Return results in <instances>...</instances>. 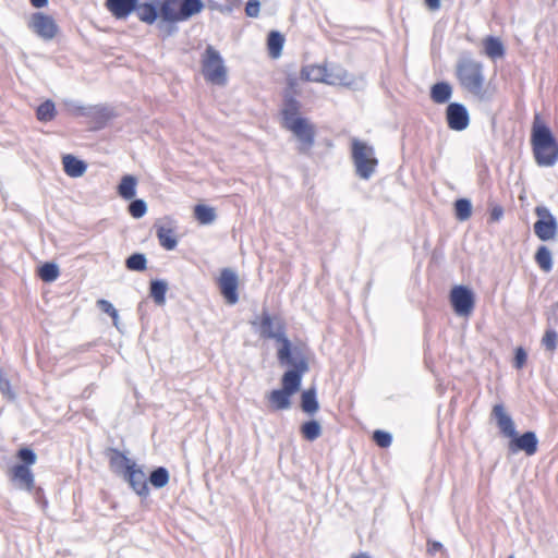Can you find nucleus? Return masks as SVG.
Here are the masks:
<instances>
[{"label":"nucleus","mask_w":558,"mask_h":558,"mask_svg":"<svg viewBox=\"0 0 558 558\" xmlns=\"http://www.w3.org/2000/svg\"><path fill=\"white\" fill-rule=\"evenodd\" d=\"M245 13L250 17H256L259 14V1L258 0H248L245 7Z\"/></svg>","instance_id":"de8ad7c7"},{"label":"nucleus","mask_w":558,"mask_h":558,"mask_svg":"<svg viewBox=\"0 0 558 558\" xmlns=\"http://www.w3.org/2000/svg\"><path fill=\"white\" fill-rule=\"evenodd\" d=\"M451 305L459 316H469L474 308V294L464 287L457 286L450 292Z\"/></svg>","instance_id":"6e6552de"},{"label":"nucleus","mask_w":558,"mask_h":558,"mask_svg":"<svg viewBox=\"0 0 558 558\" xmlns=\"http://www.w3.org/2000/svg\"><path fill=\"white\" fill-rule=\"evenodd\" d=\"M219 288L221 294L225 296L229 304H235L239 300L238 296V275L230 268L221 270L219 277Z\"/></svg>","instance_id":"ddd939ff"},{"label":"nucleus","mask_w":558,"mask_h":558,"mask_svg":"<svg viewBox=\"0 0 558 558\" xmlns=\"http://www.w3.org/2000/svg\"><path fill=\"white\" fill-rule=\"evenodd\" d=\"M204 9L202 0H163L160 16L173 22H183L198 14Z\"/></svg>","instance_id":"20e7f679"},{"label":"nucleus","mask_w":558,"mask_h":558,"mask_svg":"<svg viewBox=\"0 0 558 558\" xmlns=\"http://www.w3.org/2000/svg\"><path fill=\"white\" fill-rule=\"evenodd\" d=\"M446 119L449 129L453 131H463L470 123V116L466 108L459 102H451L447 107Z\"/></svg>","instance_id":"f8f14e48"},{"label":"nucleus","mask_w":558,"mask_h":558,"mask_svg":"<svg viewBox=\"0 0 558 558\" xmlns=\"http://www.w3.org/2000/svg\"><path fill=\"white\" fill-rule=\"evenodd\" d=\"M97 305L104 313L108 314L110 317L117 312L114 306L107 300H98Z\"/></svg>","instance_id":"8fccbe9b"},{"label":"nucleus","mask_w":558,"mask_h":558,"mask_svg":"<svg viewBox=\"0 0 558 558\" xmlns=\"http://www.w3.org/2000/svg\"><path fill=\"white\" fill-rule=\"evenodd\" d=\"M72 111L75 113V114H78V116H87L89 114V111L87 108L83 107V106H74Z\"/></svg>","instance_id":"5fc2aeb1"},{"label":"nucleus","mask_w":558,"mask_h":558,"mask_svg":"<svg viewBox=\"0 0 558 558\" xmlns=\"http://www.w3.org/2000/svg\"><path fill=\"white\" fill-rule=\"evenodd\" d=\"M150 484L156 488L165 487L169 482V472L166 468L159 466L155 469L149 476Z\"/></svg>","instance_id":"58836bf2"},{"label":"nucleus","mask_w":558,"mask_h":558,"mask_svg":"<svg viewBox=\"0 0 558 558\" xmlns=\"http://www.w3.org/2000/svg\"><path fill=\"white\" fill-rule=\"evenodd\" d=\"M202 71L205 80L211 84L223 86L227 83V68L219 51L208 45L202 56Z\"/></svg>","instance_id":"39448f33"},{"label":"nucleus","mask_w":558,"mask_h":558,"mask_svg":"<svg viewBox=\"0 0 558 558\" xmlns=\"http://www.w3.org/2000/svg\"><path fill=\"white\" fill-rule=\"evenodd\" d=\"M351 155L356 174L364 180L369 179L378 165L374 147L354 137L351 141Z\"/></svg>","instance_id":"7ed1b4c3"},{"label":"nucleus","mask_w":558,"mask_h":558,"mask_svg":"<svg viewBox=\"0 0 558 558\" xmlns=\"http://www.w3.org/2000/svg\"><path fill=\"white\" fill-rule=\"evenodd\" d=\"M352 558H372V557L368 556L367 554L362 553V554H359L356 556H353Z\"/></svg>","instance_id":"bf43d9fd"},{"label":"nucleus","mask_w":558,"mask_h":558,"mask_svg":"<svg viewBox=\"0 0 558 558\" xmlns=\"http://www.w3.org/2000/svg\"><path fill=\"white\" fill-rule=\"evenodd\" d=\"M301 409L306 414L313 415L319 410V403L316 398L315 388H310L302 392Z\"/></svg>","instance_id":"c85d7f7f"},{"label":"nucleus","mask_w":558,"mask_h":558,"mask_svg":"<svg viewBox=\"0 0 558 558\" xmlns=\"http://www.w3.org/2000/svg\"><path fill=\"white\" fill-rule=\"evenodd\" d=\"M531 143L538 166L553 167L558 161V143L538 113L534 117Z\"/></svg>","instance_id":"f257e3e1"},{"label":"nucleus","mask_w":558,"mask_h":558,"mask_svg":"<svg viewBox=\"0 0 558 558\" xmlns=\"http://www.w3.org/2000/svg\"><path fill=\"white\" fill-rule=\"evenodd\" d=\"M38 275L43 281L52 282L59 277V267L53 263H46L39 268Z\"/></svg>","instance_id":"ea45409f"},{"label":"nucleus","mask_w":558,"mask_h":558,"mask_svg":"<svg viewBox=\"0 0 558 558\" xmlns=\"http://www.w3.org/2000/svg\"><path fill=\"white\" fill-rule=\"evenodd\" d=\"M330 70L323 65H306L301 71V78L308 82L328 84Z\"/></svg>","instance_id":"aec40b11"},{"label":"nucleus","mask_w":558,"mask_h":558,"mask_svg":"<svg viewBox=\"0 0 558 558\" xmlns=\"http://www.w3.org/2000/svg\"><path fill=\"white\" fill-rule=\"evenodd\" d=\"M17 457L26 464H34L37 459L36 453L29 448L20 449Z\"/></svg>","instance_id":"49530a36"},{"label":"nucleus","mask_w":558,"mask_h":558,"mask_svg":"<svg viewBox=\"0 0 558 558\" xmlns=\"http://www.w3.org/2000/svg\"><path fill=\"white\" fill-rule=\"evenodd\" d=\"M291 131L300 142V151L306 153L314 144L315 131L314 126L306 120L300 119L291 121L290 124L284 126Z\"/></svg>","instance_id":"9d476101"},{"label":"nucleus","mask_w":558,"mask_h":558,"mask_svg":"<svg viewBox=\"0 0 558 558\" xmlns=\"http://www.w3.org/2000/svg\"><path fill=\"white\" fill-rule=\"evenodd\" d=\"M452 94L451 86L446 82H439L433 85L430 89V97L436 104L447 102Z\"/></svg>","instance_id":"7c9ffc66"},{"label":"nucleus","mask_w":558,"mask_h":558,"mask_svg":"<svg viewBox=\"0 0 558 558\" xmlns=\"http://www.w3.org/2000/svg\"><path fill=\"white\" fill-rule=\"evenodd\" d=\"M305 373H303V372H299V371H294V369L287 371L283 374L282 379H281V381H282L281 389L287 391L291 396H293L296 391H299L301 381H302V376Z\"/></svg>","instance_id":"b1692460"},{"label":"nucleus","mask_w":558,"mask_h":558,"mask_svg":"<svg viewBox=\"0 0 558 558\" xmlns=\"http://www.w3.org/2000/svg\"><path fill=\"white\" fill-rule=\"evenodd\" d=\"M535 214L538 217L534 223V233L542 241H549L556 236L557 220L545 206H537Z\"/></svg>","instance_id":"423d86ee"},{"label":"nucleus","mask_w":558,"mask_h":558,"mask_svg":"<svg viewBox=\"0 0 558 558\" xmlns=\"http://www.w3.org/2000/svg\"><path fill=\"white\" fill-rule=\"evenodd\" d=\"M133 12L136 13L137 17L142 22H145L147 24H153L158 19V8L147 4V3L137 1L136 7Z\"/></svg>","instance_id":"c756f323"},{"label":"nucleus","mask_w":558,"mask_h":558,"mask_svg":"<svg viewBox=\"0 0 558 558\" xmlns=\"http://www.w3.org/2000/svg\"><path fill=\"white\" fill-rule=\"evenodd\" d=\"M31 3L34 8H44L47 3H48V0H31Z\"/></svg>","instance_id":"6e6d98bb"},{"label":"nucleus","mask_w":558,"mask_h":558,"mask_svg":"<svg viewBox=\"0 0 558 558\" xmlns=\"http://www.w3.org/2000/svg\"><path fill=\"white\" fill-rule=\"evenodd\" d=\"M504 216V209L501 206L496 205L490 210V220L492 221H499L501 217Z\"/></svg>","instance_id":"603ef678"},{"label":"nucleus","mask_w":558,"mask_h":558,"mask_svg":"<svg viewBox=\"0 0 558 558\" xmlns=\"http://www.w3.org/2000/svg\"><path fill=\"white\" fill-rule=\"evenodd\" d=\"M178 22H173L171 20H165L160 16V20L157 23V28L159 31V34L162 38H167L169 36H172L178 32Z\"/></svg>","instance_id":"79ce46f5"},{"label":"nucleus","mask_w":558,"mask_h":558,"mask_svg":"<svg viewBox=\"0 0 558 558\" xmlns=\"http://www.w3.org/2000/svg\"><path fill=\"white\" fill-rule=\"evenodd\" d=\"M13 480L20 487L31 490L34 487V475L29 468L24 464H17L12 469Z\"/></svg>","instance_id":"5701e85b"},{"label":"nucleus","mask_w":558,"mask_h":558,"mask_svg":"<svg viewBox=\"0 0 558 558\" xmlns=\"http://www.w3.org/2000/svg\"><path fill=\"white\" fill-rule=\"evenodd\" d=\"M558 335L554 329H547L543 336L542 344L549 352H554L557 348Z\"/></svg>","instance_id":"c03bdc74"},{"label":"nucleus","mask_w":558,"mask_h":558,"mask_svg":"<svg viewBox=\"0 0 558 558\" xmlns=\"http://www.w3.org/2000/svg\"><path fill=\"white\" fill-rule=\"evenodd\" d=\"M123 478L138 496L146 497L149 494L146 474L136 463L129 466V471L123 473Z\"/></svg>","instance_id":"2eb2a0df"},{"label":"nucleus","mask_w":558,"mask_h":558,"mask_svg":"<svg viewBox=\"0 0 558 558\" xmlns=\"http://www.w3.org/2000/svg\"><path fill=\"white\" fill-rule=\"evenodd\" d=\"M526 357L527 355L523 348H518L514 356V366L518 369L522 368L526 362Z\"/></svg>","instance_id":"09e8293b"},{"label":"nucleus","mask_w":558,"mask_h":558,"mask_svg":"<svg viewBox=\"0 0 558 558\" xmlns=\"http://www.w3.org/2000/svg\"><path fill=\"white\" fill-rule=\"evenodd\" d=\"M110 451L112 453L110 457V466L118 474L123 475L124 472L129 471V466L135 463L118 449H111Z\"/></svg>","instance_id":"a878e982"},{"label":"nucleus","mask_w":558,"mask_h":558,"mask_svg":"<svg viewBox=\"0 0 558 558\" xmlns=\"http://www.w3.org/2000/svg\"><path fill=\"white\" fill-rule=\"evenodd\" d=\"M362 78L355 77L341 66H332L329 73L328 85H342L350 88H359Z\"/></svg>","instance_id":"dca6fc26"},{"label":"nucleus","mask_w":558,"mask_h":558,"mask_svg":"<svg viewBox=\"0 0 558 558\" xmlns=\"http://www.w3.org/2000/svg\"><path fill=\"white\" fill-rule=\"evenodd\" d=\"M194 217L201 225H211L217 214L214 207L199 204L194 207Z\"/></svg>","instance_id":"473e14b6"},{"label":"nucleus","mask_w":558,"mask_h":558,"mask_svg":"<svg viewBox=\"0 0 558 558\" xmlns=\"http://www.w3.org/2000/svg\"><path fill=\"white\" fill-rule=\"evenodd\" d=\"M485 54L495 60L505 56V47L501 40L497 37L488 36L483 41Z\"/></svg>","instance_id":"bb28decb"},{"label":"nucleus","mask_w":558,"mask_h":558,"mask_svg":"<svg viewBox=\"0 0 558 558\" xmlns=\"http://www.w3.org/2000/svg\"><path fill=\"white\" fill-rule=\"evenodd\" d=\"M111 318H112V323H113L114 327L120 329V327H119V314H118V311L111 316Z\"/></svg>","instance_id":"13d9d810"},{"label":"nucleus","mask_w":558,"mask_h":558,"mask_svg":"<svg viewBox=\"0 0 558 558\" xmlns=\"http://www.w3.org/2000/svg\"><path fill=\"white\" fill-rule=\"evenodd\" d=\"M270 408L274 411L288 410L291 408V395L282 389H275L267 396Z\"/></svg>","instance_id":"4be33fe9"},{"label":"nucleus","mask_w":558,"mask_h":558,"mask_svg":"<svg viewBox=\"0 0 558 558\" xmlns=\"http://www.w3.org/2000/svg\"><path fill=\"white\" fill-rule=\"evenodd\" d=\"M156 235L158 238L159 244L163 248L172 251L177 247L178 239L171 221L165 225L157 226Z\"/></svg>","instance_id":"6ab92c4d"},{"label":"nucleus","mask_w":558,"mask_h":558,"mask_svg":"<svg viewBox=\"0 0 558 558\" xmlns=\"http://www.w3.org/2000/svg\"><path fill=\"white\" fill-rule=\"evenodd\" d=\"M492 414L496 418L497 425L504 436L509 438L515 436L517 430L514 427V423L510 415L507 414L505 407L502 404H496L493 408Z\"/></svg>","instance_id":"f3484780"},{"label":"nucleus","mask_w":558,"mask_h":558,"mask_svg":"<svg viewBox=\"0 0 558 558\" xmlns=\"http://www.w3.org/2000/svg\"><path fill=\"white\" fill-rule=\"evenodd\" d=\"M444 549V546L440 542L437 541H427V553L429 555H434L437 551H441Z\"/></svg>","instance_id":"3c124183"},{"label":"nucleus","mask_w":558,"mask_h":558,"mask_svg":"<svg viewBox=\"0 0 558 558\" xmlns=\"http://www.w3.org/2000/svg\"><path fill=\"white\" fill-rule=\"evenodd\" d=\"M138 0H107L106 7L116 19H126L135 9Z\"/></svg>","instance_id":"a211bd4d"},{"label":"nucleus","mask_w":558,"mask_h":558,"mask_svg":"<svg viewBox=\"0 0 558 558\" xmlns=\"http://www.w3.org/2000/svg\"><path fill=\"white\" fill-rule=\"evenodd\" d=\"M36 114H37V119L39 121L47 122V121L52 120L56 116L54 104L51 100H47V101L43 102L37 108Z\"/></svg>","instance_id":"a19ab883"},{"label":"nucleus","mask_w":558,"mask_h":558,"mask_svg":"<svg viewBox=\"0 0 558 558\" xmlns=\"http://www.w3.org/2000/svg\"><path fill=\"white\" fill-rule=\"evenodd\" d=\"M457 77L460 85L469 93L481 96L485 76L483 64L470 57H462L457 62Z\"/></svg>","instance_id":"f03ea898"},{"label":"nucleus","mask_w":558,"mask_h":558,"mask_svg":"<svg viewBox=\"0 0 558 558\" xmlns=\"http://www.w3.org/2000/svg\"><path fill=\"white\" fill-rule=\"evenodd\" d=\"M62 163L64 172L71 178L82 177L87 169L86 163L73 155L63 156Z\"/></svg>","instance_id":"412c9836"},{"label":"nucleus","mask_w":558,"mask_h":558,"mask_svg":"<svg viewBox=\"0 0 558 558\" xmlns=\"http://www.w3.org/2000/svg\"><path fill=\"white\" fill-rule=\"evenodd\" d=\"M136 185L137 179L134 175H123L118 185V194L124 199H133L136 195Z\"/></svg>","instance_id":"cd10ccee"},{"label":"nucleus","mask_w":558,"mask_h":558,"mask_svg":"<svg viewBox=\"0 0 558 558\" xmlns=\"http://www.w3.org/2000/svg\"><path fill=\"white\" fill-rule=\"evenodd\" d=\"M125 267L132 271H144L147 267L146 256L142 253H134L125 260Z\"/></svg>","instance_id":"4c0bfd02"},{"label":"nucleus","mask_w":558,"mask_h":558,"mask_svg":"<svg viewBox=\"0 0 558 558\" xmlns=\"http://www.w3.org/2000/svg\"><path fill=\"white\" fill-rule=\"evenodd\" d=\"M535 262L542 270L549 272L553 269V255L550 250L545 245L539 246L535 254Z\"/></svg>","instance_id":"72a5a7b5"},{"label":"nucleus","mask_w":558,"mask_h":558,"mask_svg":"<svg viewBox=\"0 0 558 558\" xmlns=\"http://www.w3.org/2000/svg\"><path fill=\"white\" fill-rule=\"evenodd\" d=\"M456 217L460 221L468 220L472 215V204L468 198H459L454 203Z\"/></svg>","instance_id":"e433bc0d"},{"label":"nucleus","mask_w":558,"mask_h":558,"mask_svg":"<svg viewBox=\"0 0 558 558\" xmlns=\"http://www.w3.org/2000/svg\"><path fill=\"white\" fill-rule=\"evenodd\" d=\"M168 290V284L163 280H153L150 282V296L154 299L155 303L158 305H163L166 303V292Z\"/></svg>","instance_id":"f704fd0d"},{"label":"nucleus","mask_w":558,"mask_h":558,"mask_svg":"<svg viewBox=\"0 0 558 558\" xmlns=\"http://www.w3.org/2000/svg\"><path fill=\"white\" fill-rule=\"evenodd\" d=\"M537 445L538 440L534 432H526L521 436L515 433L509 442V450L512 453L523 451L527 456H533L537 451Z\"/></svg>","instance_id":"4468645a"},{"label":"nucleus","mask_w":558,"mask_h":558,"mask_svg":"<svg viewBox=\"0 0 558 558\" xmlns=\"http://www.w3.org/2000/svg\"><path fill=\"white\" fill-rule=\"evenodd\" d=\"M161 2H162L161 0H143V3H147V4H150V5L159 8V9L161 5Z\"/></svg>","instance_id":"4d7b16f0"},{"label":"nucleus","mask_w":558,"mask_h":558,"mask_svg":"<svg viewBox=\"0 0 558 558\" xmlns=\"http://www.w3.org/2000/svg\"><path fill=\"white\" fill-rule=\"evenodd\" d=\"M284 37L277 31H271L268 35L267 46L271 58H279L282 52Z\"/></svg>","instance_id":"2f4dec72"},{"label":"nucleus","mask_w":558,"mask_h":558,"mask_svg":"<svg viewBox=\"0 0 558 558\" xmlns=\"http://www.w3.org/2000/svg\"><path fill=\"white\" fill-rule=\"evenodd\" d=\"M373 439L380 448L389 447L392 441L391 435L380 429L374 432Z\"/></svg>","instance_id":"a18cd8bd"},{"label":"nucleus","mask_w":558,"mask_h":558,"mask_svg":"<svg viewBox=\"0 0 558 558\" xmlns=\"http://www.w3.org/2000/svg\"><path fill=\"white\" fill-rule=\"evenodd\" d=\"M260 337L275 339L280 343L287 340L283 323L279 317L270 316L264 312L260 319Z\"/></svg>","instance_id":"9b49d317"},{"label":"nucleus","mask_w":558,"mask_h":558,"mask_svg":"<svg viewBox=\"0 0 558 558\" xmlns=\"http://www.w3.org/2000/svg\"><path fill=\"white\" fill-rule=\"evenodd\" d=\"M300 102L292 96H286L284 104L282 108V119H283V125H288L291 123V121L300 120L302 119L299 117L300 111Z\"/></svg>","instance_id":"393cba45"},{"label":"nucleus","mask_w":558,"mask_h":558,"mask_svg":"<svg viewBox=\"0 0 558 558\" xmlns=\"http://www.w3.org/2000/svg\"><path fill=\"white\" fill-rule=\"evenodd\" d=\"M508 558H514V556H513V555H510Z\"/></svg>","instance_id":"052dcab7"},{"label":"nucleus","mask_w":558,"mask_h":558,"mask_svg":"<svg viewBox=\"0 0 558 558\" xmlns=\"http://www.w3.org/2000/svg\"><path fill=\"white\" fill-rule=\"evenodd\" d=\"M300 430L302 436L308 441H314L322 435V426L315 420L302 424Z\"/></svg>","instance_id":"c9c22d12"},{"label":"nucleus","mask_w":558,"mask_h":558,"mask_svg":"<svg viewBox=\"0 0 558 558\" xmlns=\"http://www.w3.org/2000/svg\"><path fill=\"white\" fill-rule=\"evenodd\" d=\"M147 211V205L143 199H133L129 205V213L133 218H142Z\"/></svg>","instance_id":"37998d69"},{"label":"nucleus","mask_w":558,"mask_h":558,"mask_svg":"<svg viewBox=\"0 0 558 558\" xmlns=\"http://www.w3.org/2000/svg\"><path fill=\"white\" fill-rule=\"evenodd\" d=\"M28 27L44 40L53 39L59 29L54 20L43 12H36L31 16Z\"/></svg>","instance_id":"1a4fd4ad"},{"label":"nucleus","mask_w":558,"mask_h":558,"mask_svg":"<svg viewBox=\"0 0 558 558\" xmlns=\"http://www.w3.org/2000/svg\"><path fill=\"white\" fill-rule=\"evenodd\" d=\"M424 2L432 12L438 11L441 7L440 0H424Z\"/></svg>","instance_id":"864d4df0"},{"label":"nucleus","mask_w":558,"mask_h":558,"mask_svg":"<svg viewBox=\"0 0 558 558\" xmlns=\"http://www.w3.org/2000/svg\"><path fill=\"white\" fill-rule=\"evenodd\" d=\"M278 360L281 364L292 366L294 371L308 372L307 357L300 348H292L289 339L281 343V348L278 350Z\"/></svg>","instance_id":"0eeeda50"}]
</instances>
